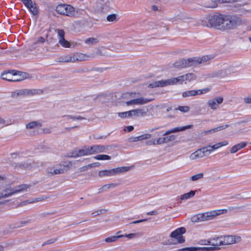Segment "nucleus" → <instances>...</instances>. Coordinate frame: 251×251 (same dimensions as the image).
<instances>
[{
    "label": "nucleus",
    "mask_w": 251,
    "mask_h": 251,
    "mask_svg": "<svg viewBox=\"0 0 251 251\" xmlns=\"http://www.w3.org/2000/svg\"><path fill=\"white\" fill-rule=\"evenodd\" d=\"M196 75L192 73H189L185 75L178 76L176 77H173L166 80L156 81L149 84V87L154 88L158 87H164L170 85H175L177 84L185 83L187 82L195 80Z\"/></svg>",
    "instance_id": "f257e3e1"
},
{
    "label": "nucleus",
    "mask_w": 251,
    "mask_h": 251,
    "mask_svg": "<svg viewBox=\"0 0 251 251\" xmlns=\"http://www.w3.org/2000/svg\"><path fill=\"white\" fill-rule=\"evenodd\" d=\"M208 56L202 57H195L187 59H181L176 62L174 66L177 68H184L188 67H194L199 64L206 62L210 59Z\"/></svg>",
    "instance_id": "f03ea898"
},
{
    "label": "nucleus",
    "mask_w": 251,
    "mask_h": 251,
    "mask_svg": "<svg viewBox=\"0 0 251 251\" xmlns=\"http://www.w3.org/2000/svg\"><path fill=\"white\" fill-rule=\"evenodd\" d=\"M152 100H153L152 99H148L143 97H137L135 93H132L125 94L122 102L127 106H130L144 105Z\"/></svg>",
    "instance_id": "7ed1b4c3"
},
{
    "label": "nucleus",
    "mask_w": 251,
    "mask_h": 251,
    "mask_svg": "<svg viewBox=\"0 0 251 251\" xmlns=\"http://www.w3.org/2000/svg\"><path fill=\"white\" fill-rule=\"evenodd\" d=\"M242 24V20L239 16L236 15H225L223 30L236 29Z\"/></svg>",
    "instance_id": "20e7f679"
},
{
    "label": "nucleus",
    "mask_w": 251,
    "mask_h": 251,
    "mask_svg": "<svg viewBox=\"0 0 251 251\" xmlns=\"http://www.w3.org/2000/svg\"><path fill=\"white\" fill-rule=\"evenodd\" d=\"M29 187V185L24 184L14 188L5 189L0 192V199L6 198L12 195L26 190Z\"/></svg>",
    "instance_id": "39448f33"
},
{
    "label": "nucleus",
    "mask_w": 251,
    "mask_h": 251,
    "mask_svg": "<svg viewBox=\"0 0 251 251\" xmlns=\"http://www.w3.org/2000/svg\"><path fill=\"white\" fill-rule=\"evenodd\" d=\"M56 12L60 14L69 17H75L76 11L74 7L69 4H59L56 8Z\"/></svg>",
    "instance_id": "423d86ee"
},
{
    "label": "nucleus",
    "mask_w": 251,
    "mask_h": 251,
    "mask_svg": "<svg viewBox=\"0 0 251 251\" xmlns=\"http://www.w3.org/2000/svg\"><path fill=\"white\" fill-rule=\"evenodd\" d=\"M225 15L215 14L209 17V24L213 27L223 30Z\"/></svg>",
    "instance_id": "0eeeda50"
},
{
    "label": "nucleus",
    "mask_w": 251,
    "mask_h": 251,
    "mask_svg": "<svg viewBox=\"0 0 251 251\" xmlns=\"http://www.w3.org/2000/svg\"><path fill=\"white\" fill-rule=\"evenodd\" d=\"M213 151H212L210 148L208 147V145L206 147L202 148L201 149H199L194 152L192 153L189 156V158L192 160H195L198 158H202L205 156H207Z\"/></svg>",
    "instance_id": "6e6552de"
},
{
    "label": "nucleus",
    "mask_w": 251,
    "mask_h": 251,
    "mask_svg": "<svg viewBox=\"0 0 251 251\" xmlns=\"http://www.w3.org/2000/svg\"><path fill=\"white\" fill-rule=\"evenodd\" d=\"M39 90L35 89H20L16 90L11 94V97L17 99L21 97L29 95H34L38 94Z\"/></svg>",
    "instance_id": "1a4fd4ad"
},
{
    "label": "nucleus",
    "mask_w": 251,
    "mask_h": 251,
    "mask_svg": "<svg viewBox=\"0 0 251 251\" xmlns=\"http://www.w3.org/2000/svg\"><path fill=\"white\" fill-rule=\"evenodd\" d=\"M185 232L186 229L184 227H179L173 231L170 234V237L176 240V243H183L185 242V239L182 235Z\"/></svg>",
    "instance_id": "9d476101"
},
{
    "label": "nucleus",
    "mask_w": 251,
    "mask_h": 251,
    "mask_svg": "<svg viewBox=\"0 0 251 251\" xmlns=\"http://www.w3.org/2000/svg\"><path fill=\"white\" fill-rule=\"evenodd\" d=\"M209 245L210 247H202L203 251H217L220 249L219 246H222L221 236L215 237L209 239Z\"/></svg>",
    "instance_id": "9b49d317"
},
{
    "label": "nucleus",
    "mask_w": 251,
    "mask_h": 251,
    "mask_svg": "<svg viewBox=\"0 0 251 251\" xmlns=\"http://www.w3.org/2000/svg\"><path fill=\"white\" fill-rule=\"evenodd\" d=\"M220 236L222 245H229L238 243L241 240V237L237 235H223Z\"/></svg>",
    "instance_id": "f8f14e48"
},
{
    "label": "nucleus",
    "mask_w": 251,
    "mask_h": 251,
    "mask_svg": "<svg viewBox=\"0 0 251 251\" xmlns=\"http://www.w3.org/2000/svg\"><path fill=\"white\" fill-rule=\"evenodd\" d=\"M227 210L226 209H218L212 210L209 212L203 213L204 221L211 220L217 216L225 214L227 213Z\"/></svg>",
    "instance_id": "ddd939ff"
},
{
    "label": "nucleus",
    "mask_w": 251,
    "mask_h": 251,
    "mask_svg": "<svg viewBox=\"0 0 251 251\" xmlns=\"http://www.w3.org/2000/svg\"><path fill=\"white\" fill-rule=\"evenodd\" d=\"M57 33L58 43L63 48H70L71 47L70 43L65 39V32L62 29H57L55 30Z\"/></svg>",
    "instance_id": "4468645a"
},
{
    "label": "nucleus",
    "mask_w": 251,
    "mask_h": 251,
    "mask_svg": "<svg viewBox=\"0 0 251 251\" xmlns=\"http://www.w3.org/2000/svg\"><path fill=\"white\" fill-rule=\"evenodd\" d=\"M224 100L222 97H218L213 99L208 100L207 102V106L212 110H217Z\"/></svg>",
    "instance_id": "2eb2a0df"
},
{
    "label": "nucleus",
    "mask_w": 251,
    "mask_h": 251,
    "mask_svg": "<svg viewBox=\"0 0 251 251\" xmlns=\"http://www.w3.org/2000/svg\"><path fill=\"white\" fill-rule=\"evenodd\" d=\"M209 91L208 88H205L202 90H193L186 91L182 93V96L183 98H186L188 97H193L197 95H200L205 93L208 92Z\"/></svg>",
    "instance_id": "dca6fc26"
},
{
    "label": "nucleus",
    "mask_w": 251,
    "mask_h": 251,
    "mask_svg": "<svg viewBox=\"0 0 251 251\" xmlns=\"http://www.w3.org/2000/svg\"><path fill=\"white\" fill-rule=\"evenodd\" d=\"M148 110L144 108L129 110L130 118L144 117L147 115Z\"/></svg>",
    "instance_id": "f3484780"
},
{
    "label": "nucleus",
    "mask_w": 251,
    "mask_h": 251,
    "mask_svg": "<svg viewBox=\"0 0 251 251\" xmlns=\"http://www.w3.org/2000/svg\"><path fill=\"white\" fill-rule=\"evenodd\" d=\"M249 4L248 1L243 2L240 5L237 12L240 13L241 14L251 15V6H247Z\"/></svg>",
    "instance_id": "a211bd4d"
},
{
    "label": "nucleus",
    "mask_w": 251,
    "mask_h": 251,
    "mask_svg": "<svg viewBox=\"0 0 251 251\" xmlns=\"http://www.w3.org/2000/svg\"><path fill=\"white\" fill-rule=\"evenodd\" d=\"M23 1L24 4L29 9L31 13L33 15H37L38 13V10L36 7V3L32 1L31 0H25Z\"/></svg>",
    "instance_id": "6ab92c4d"
},
{
    "label": "nucleus",
    "mask_w": 251,
    "mask_h": 251,
    "mask_svg": "<svg viewBox=\"0 0 251 251\" xmlns=\"http://www.w3.org/2000/svg\"><path fill=\"white\" fill-rule=\"evenodd\" d=\"M14 81H20L30 77V75L26 73L14 70Z\"/></svg>",
    "instance_id": "aec40b11"
},
{
    "label": "nucleus",
    "mask_w": 251,
    "mask_h": 251,
    "mask_svg": "<svg viewBox=\"0 0 251 251\" xmlns=\"http://www.w3.org/2000/svg\"><path fill=\"white\" fill-rule=\"evenodd\" d=\"M192 126H193V125H187V126H181V127H175L171 129L167 130L163 134V135L166 136V135H168L173 133L182 131H183L187 129H190V128H192Z\"/></svg>",
    "instance_id": "412c9836"
},
{
    "label": "nucleus",
    "mask_w": 251,
    "mask_h": 251,
    "mask_svg": "<svg viewBox=\"0 0 251 251\" xmlns=\"http://www.w3.org/2000/svg\"><path fill=\"white\" fill-rule=\"evenodd\" d=\"M47 173L49 175H54L63 174L67 171V170L64 168H56L54 167H50L47 169Z\"/></svg>",
    "instance_id": "4be33fe9"
},
{
    "label": "nucleus",
    "mask_w": 251,
    "mask_h": 251,
    "mask_svg": "<svg viewBox=\"0 0 251 251\" xmlns=\"http://www.w3.org/2000/svg\"><path fill=\"white\" fill-rule=\"evenodd\" d=\"M165 137H160L156 139H152L151 140L147 142L146 144L149 145H160L166 143Z\"/></svg>",
    "instance_id": "5701e85b"
},
{
    "label": "nucleus",
    "mask_w": 251,
    "mask_h": 251,
    "mask_svg": "<svg viewBox=\"0 0 251 251\" xmlns=\"http://www.w3.org/2000/svg\"><path fill=\"white\" fill-rule=\"evenodd\" d=\"M89 149L90 155L102 152L105 150V147L101 145H94L92 147H89Z\"/></svg>",
    "instance_id": "b1692460"
},
{
    "label": "nucleus",
    "mask_w": 251,
    "mask_h": 251,
    "mask_svg": "<svg viewBox=\"0 0 251 251\" xmlns=\"http://www.w3.org/2000/svg\"><path fill=\"white\" fill-rule=\"evenodd\" d=\"M72 62L84 61L86 60L88 57L86 54L82 53H75L72 54Z\"/></svg>",
    "instance_id": "393cba45"
},
{
    "label": "nucleus",
    "mask_w": 251,
    "mask_h": 251,
    "mask_svg": "<svg viewBox=\"0 0 251 251\" xmlns=\"http://www.w3.org/2000/svg\"><path fill=\"white\" fill-rule=\"evenodd\" d=\"M14 70L8 71L3 73L1 75V77L3 79L9 81H14Z\"/></svg>",
    "instance_id": "a878e982"
},
{
    "label": "nucleus",
    "mask_w": 251,
    "mask_h": 251,
    "mask_svg": "<svg viewBox=\"0 0 251 251\" xmlns=\"http://www.w3.org/2000/svg\"><path fill=\"white\" fill-rule=\"evenodd\" d=\"M131 167L124 166L112 169L113 176L124 173L128 171Z\"/></svg>",
    "instance_id": "bb28decb"
},
{
    "label": "nucleus",
    "mask_w": 251,
    "mask_h": 251,
    "mask_svg": "<svg viewBox=\"0 0 251 251\" xmlns=\"http://www.w3.org/2000/svg\"><path fill=\"white\" fill-rule=\"evenodd\" d=\"M246 146V143L244 142H241L238 144H236L233 146L230 150V152L231 153H235L237 152L240 150L245 148Z\"/></svg>",
    "instance_id": "cd10ccee"
},
{
    "label": "nucleus",
    "mask_w": 251,
    "mask_h": 251,
    "mask_svg": "<svg viewBox=\"0 0 251 251\" xmlns=\"http://www.w3.org/2000/svg\"><path fill=\"white\" fill-rule=\"evenodd\" d=\"M42 125L40 121H32L27 124L25 126L26 128L27 129H31L37 127H40Z\"/></svg>",
    "instance_id": "c85d7f7f"
},
{
    "label": "nucleus",
    "mask_w": 251,
    "mask_h": 251,
    "mask_svg": "<svg viewBox=\"0 0 251 251\" xmlns=\"http://www.w3.org/2000/svg\"><path fill=\"white\" fill-rule=\"evenodd\" d=\"M88 155H90L89 147H85L79 150L76 153V155H74V157L82 156Z\"/></svg>",
    "instance_id": "c756f323"
},
{
    "label": "nucleus",
    "mask_w": 251,
    "mask_h": 251,
    "mask_svg": "<svg viewBox=\"0 0 251 251\" xmlns=\"http://www.w3.org/2000/svg\"><path fill=\"white\" fill-rule=\"evenodd\" d=\"M99 39L98 38L90 37L85 40L84 43L85 44L89 46H92L98 44Z\"/></svg>",
    "instance_id": "7c9ffc66"
},
{
    "label": "nucleus",
    "mask_w": 251,
    "mask_h": 251,
    "mask_svg": "<svg viewBox=\"0 0 251 251\" xmlns=\"http://www.w3.org/2000/svg\"><path fill=\"white\" fill-rule=\"evenodd\" d=\"M106 20L110 23H116L119 20V17L118 14L112 13L107 16Z\"/></svg>",
    "instance_id": "2f4dec72"
},
{
    "label": "nucleus",
    "mask_w": 251,
    "mask_h": 251,
    "mask_svg": "<svg viewBox=\"0 0 251 251\" xmlns=\"http://www.w3.org/2000/svg\"><path fill=\"white\" fill-rule=\"evenodd\" d=\"M191 220L193 223H198L204 221L203 215L202 213H199L193 216Z\"/></svg>",
    "instance_id": "473e14b6"
},
{
    "label": "nucleus",
    "mask_w": 251,
    "mask_h": 251,
    "mask_svg": "<svg viewBox=\"0 0 251 251\" xmlns=\"http://www.w3.org/2000/svg\"><path fill=\"white\" fill-rule=\"evenodd\" d=\"M195 195V191H191L188 193H185L179 197V200L185 201L193 197Z\"/></svg>",
    "instance_id": "72a5a7b5"
},
{
    "label": "nucleus",
    "mask_w": 251,
    "mask_h": 251,
    "mask_svg": "<svg viewBox=\"0 0 251 251\" xmlns=\"http://www.w3.org/2000/svg\"><path fill=\"white\" fill-rule=\"evenodd\" d=\"M98 176L100 177L113 176L112 169L100 171L98 173Z\"/></svg>",
    "instance_id": "f704fd0d"
},
{
    "label": "nucleus",
    "mask_w": 251,
    "mask_h": 251,
    "mask_svg": "<svg viewBox=\"0 0 251 251\" xmlns=\"http://www.w3.org/2000/svg\"><path fill=\"white\" fill-rule=\"evenodd\" d=\"M72 54H71V55L63 56L59 58L58 60L57 61L58 62H63V63L72 62Z\"/></svg>",
    "instance_id": "c9c22d12"
},
{
    "label": "nucleus",
    "mask_w": 251,
    "mask_h": 251,
    "mask_svg": "<svg viewBox=\"0 0 251 251\" xmlns=\"http://www.w3.org/2000/svg\"><path fill=\"white\" fill-rule=\"evenodd\" d=\"M118 186L117 183H110L107 184L103 185L99 190V192H102L104 191H105L107 189H110L111 188H114Z\"/></svg>",
    "instance_id": "e433bc0d"
},
{
    "label": "nucleus",
    "mask_w": 251,
    "mask_h": 251,
    "mask_svg": "<svg viewBox=\"0 0 251 251\" xmlns=\"http://www.w3.org/2000/svg\"><path fill=\"white\" fill-rule=\"evenodd\" d=\"M123 237V235H119V236H112L110 237H108L106 238L104 240L105 242L106 243H113L116 242L118 239L120 238Z\"/></svg>",
    "instance_id": "4c0bfd02"
},
{
    "label": "nucleus",
    "mask_w": 251,
    "mask_h": 251,
    "mask_svg": "<svg viewBox=\"0 0 251 251\" xmlns=\"http://www.w3.org/2000/svg\"><path fill=\"white\" fill-rule=\"evenodd\" d=\"M180 251H203L202 247H187L181 249Z\"/></svg>",
    "instance_id": "58836bf2"
},
{
    "label": "nucleus",
    "mask_w": 251,
    "mask_h": 251,
    "mask_svg": "<svg viewBox=\"0 0 251 251\" xmlns=\"http://www.w3.org/2000/svg\"><path fill=\"white\" fill-rule=\"evenodd\" d=\"M94 158L99 160L111 159V156L106 154H99L94 157Z\"/></svg>",
    "instance_id": "ea45409f"
},
{
    "label": "nucleus",
    "mask_w": 251,
    "mask_h": 251,
    "mask_svg": "<svg viewBox=\"0 0 251 251\" xmlns=\"http://www.w3.org/2000/svg\"><path fill=\"white\" fill-rule=\"evenodd\" d=\"M106 48L105 47H100L97 49L96 54L98 55L103 56L106 54L105 50Z\"/></svg>",
    "instance_id": "a19ab883"
},
{
    "label": "nucleus",
    "mask_w": 251,
    "mask_h": 251,
    "mask_svg": "<svg viewBox=\"0 0 251 251\" xmlns=\"http://www.w3.org/2000/svg\"><path fill=\"white\" fill-rule=\"evenodd\" d=\"M118 116L119 118L121 119L130 118L129 111L119 112L118 113Z\"/></svg>",
    "instance_id": "79ce46f5"
},
{
    "label": "nucleus",
    "mask_w": 251,
    "mask_h": 251,
    "mask_svg": "<svg viewBox=\"0 0 251 251\" xmlns=\"http://www.w3.org/2000/svg\"><path fill=\"white\" fill-rule=\"evenodd\" d=\"M183 22L187 24L195 25V22H196V20L194 18L191 17L189 14H188L184 19Z\"/></svg>",
    "instance_id": "37998d69"
},
{
    "label": "nucleus",
    "mask_w": 251,
    "mask_h": 251,
    "mask_svg": "<svg viewBox=\"0 0 251 251\" xmlns=\"http://www.w3.org/2000/svg\"><path fill=\"white\" fill-rule=\"evenodd\" d=\"M175 110H179L182 113H187L189 111L190 107L189 106H178L177 108H175Z\"/></svg>",
    "instance_id": "c03bdc74"
},
{
    "label": "nucleus",
    "mask_w": 251,
    "mask_h": 251,
    "mask_svg": "<svg viewBox=\"0 0 251 251\" xmlns=\"http://www.w3.org/2000/svg\"><path fill=\"white\" fill-rule=\"evenodd\" d=\"M10 121L6 120L5 119L0 117V126H5L11 124Z\"/></svg>",
    "instance_id": "a18cd8bd"
},
{
    "label": "nucleus",
    "mask_w": 251,
    "mask_h": 251,
    "mask_svg": "<svg viewBox=\"0 0 251 251\" xmlns=\"http://www.w3.org/2000/svg\"><path fill=\"white\" fill-rule=\"evenodd\" d=\"M228 141L226 140H225V141L216 143L214 145L216 149L217 150H218L222 147L226 146L227 145H228Z\"/></svg>",
    "instance_id": "49530a36"
},
{
    "label": "nucleus",
    "mask_w": 251,
    "mask_h": 251,
    "mask_svg": "<svg viewBox=\"0 0 251 251\" xmlns=\"http://www.w3.org/2000/svg\"><path fill=\"white\" fill-rule=\"evenodd\" d=\"M203 177V173H199L198 174H196L195 175H194L191 176V180L193 181H195L196 180H198L202 178Z\"/></svg>",
    "instance_id": "de8ad7c7"
},
{
    "label": "nucleus",
    "mask_w": 251,
    "mask_h": 251,
    "mask_svg": "<svg viewBox=\"0 0 251 251\" xmlns=\"http://www.w3.org/2000/svg\"><path fill=\"white\" fill-rule=\"evenodd\" d=\"M227 126H228L227 125L219 126L215 128H212V131H213V133L220 131H221L222 130L226 129V127H227Z\"/></svg>",
    "instance_id": "09e8293b"
},
{
    "label": "nucleus",
    "mask_w": 251,
    "mask_h": 251,
    "mask_svg": "<svg viewBox=\"0 0 251 251\" xmlns=\"http://www.w3.org/2000/svg\"><path fill=\"white\" fill-rule=\"evenodd\" d=\"M99 10H100V12L102 13H107L109 11V7H108V5L103 4L100 6V9Z\"/></svg>",
    "instance_id": "8fccbe9b"
},
{
    "label": "nucleus",
    "mask_w": 251,
    "mask_h": 251,
    "mask_svg": "<svg viewBox=\"0 0 251 251\" xmlns=\"http://www.w3.org/2000/svg\"><path fill=\"white\" fill-rule=\"evenodd\" d=\"M187 15L188 14L186 12H180L177 15V17L178 19L183 21Z\"/></svg>",
    "instance_id": "3c124183"
},
{
    "label": "nucleus",
    "mask_w": 251,
    "mask_h": 251,
    "mask_svg": "<svg viewBox=\"0 0 251 251\" xmlns=\"http://www.w3.org/2000/svg\"><path fill=\"white\" fill-rule=\"evenodd\" d=\"M129 141L131 142H136L139 141L143 140L142 139L141 136H139L137 137H132L129 138Z\"/></svg>",
    "instance_id": "603ef678"
},
{
    "label": "nucleus",
    "mask_w": 251,
    "mask_h": 251,
    "mask_svg": "<svg viewBox=\"0 0 251 251\" xmlns=\"http://www.w3.org/2000/svg\"><path fill=\"white\" fill-rule=\"evenodd\" d=\"M106 210L105 209H100V210H98L97 211H94L92 213V215L95 217V216H97V215H99L104 212H106Z\"/></svg>",
    "instance_id": "864d4df0"
},
{
    "label": "nucleus",
    "mask_w": 251,
    "mask_h": 251,
    "mask_svg": "<svg viewBox=\"0 0 251 251\" xmlns=\"http://www.w3.org/2000/svg\"><path fill=\"white\" fill-rule=\"evenodd\" d=\"M100 166V163L99 162H96L92 164H88L86 166V168H95V167H98Z\"/></svg>",
    "instance_id": "5fc2aeb1"
},
{
    "label": "nucleus",
    "mask_w": 251,
    "mask_h": 251,
    "mask_svg": "<svg viewBox=\"0 0 251 251\" xmlns=\"http://www.w3.org/2000/svg\"><path fill=\"white\" fill-rule=\"evenodd\" d=\"M218 2H220L219 0H212V3L208 5L207 7L210 8H215L217 6Z\"/></svg>",
    "instance_id": "6e6d98bb"
},
{
    "label": "nucleus",
    "mask_w": 251,
    "mask_h": 251,
    "mask_svg": "<svg viewBox=\"0 0 251 251\" xmlns=\"http://www.w3.org/2000/svg\"><path fill=\"white\" fill-rule=\"evenodd\" d=\"M218 2H220L219 0H212V3L208 5L207 7L210 8H215L217 6Z\"/></svg>",
    "instance_id": "4d7b16f0"
},
{
    "label": "nucleus",
    "mask_w": 251,
    "mask_h": 251,
    "mask_svg": "<svg viewBox=\"0 0 251 251\" xmlns=\"http://www.w3.org/2000/svg\"><path fill=\"white\" fill-rule=\"evenodd\" d=\"M43 200H44L43 198H38V199H34V200H32L31 201H30V200L26 201L24 202V203H33V202H34L41 201Z\"/></svg>",
    "instance_id": "13d9d810"
},
{
    "label": "nucleus",
    "mask_w": 251,
    "mask_h": 251,
    "mask_svg": "<svg viewBox=\"0 0 251 251\" xmlns=\"http://www.w3.org/2000/svg\"><path fill=\"white\" fill-rule=\"evenodd\" d=\"M198 244L201 245H209V239L201 240L198 242Z\"/></svg>",
    "instance_id": "bf43d9fd"
},
{
    "label": "nucleus",
    "mask_w": 251,
    "mask_h": 251,
    "mask_svg": "<svg viewBox=\"0 0 251 251\" xmlns=\"http://www.w3.org/2000/svg\"><path fill=\"white\" fill-rule=\"evenodd\" d=\"M43 132L45 134L50 133L52 132V127L49 126L43 129Z\"/></svg>",
    "instance_id": "052dcab7"
},
{
    "label": "nucleus",
    "mask_w": 251,
    "mask_h": 251,
    "mask_svg": "<svg viewBox=\"0 0 251 251\" xmlns=\"http://www.w3.org/2000/svg\"><path fill=\"white\" fill-rule=\"evenodd\" d=\"M228 75V74L226 73L225 71H220L218 73L217 76H220L221 77H225Z\"/></svg>",
    "instance_id": "680f3d73"
},
{
    "label": "nucleus",
    "mask_w": 251,
    "mask_h": 251,
    "mask_svg": "<svg viewBox=\"0 0 251 251\" xmlns=\"http://www.w3.org/2000/svg\"><path fill=\"white\" fill-rule=\"evenodd\" d=\"M244 102L246 104L251 103V95L245 97L243 99Z\"/></svg>",
    "instance_id": "e2e57ef3"
},
{
    "label": "nucleus",
    "mask_w": 251,
    "mask_h": 251,
    "mask_svg": "<svg viewBox=\"0 0 251 251\" xmlns=\"http://www.w3.org/2000/svg\"><path fill=\"white\" fill-rule=\"evenodd\" d=\"M72 166V164L71 162H65V164L63 165V167L61 168H64L65 169L67 170V171Z\"/></svg>",
    "instance_id": "0e129e2a"
},
{
    "label": "nucleus",
    "mask_w": 251,
    "mask_h": 251,
    "mask_svg": "<svg viewBox=\"0 0 251 251\" xmlns=\"http://www.w3.org/2000/svg\"><path fill=\"white\" fill-rule=\"evenodd\" d=\"M143 140L149 139L151 138V134L149 133H146L141 135Z\"/></svg>",
    "instance_id": "69168bd1"
},
{
    "label": "nucleus",
    "mask_w": 251,
    "mask_h": 251,
    "mask_svg": "<svg viewBox=\"0 0 251 251\" xmlns=\"http://www.w3.org/2000/svg\"><path fill=\"white\" fill-rule=\"evenodd\" d=\"M165 139H166V143L170 142V141H173L176 138V137L175 135H170V136H165Z\"/></svg>",
    "instance_id": "338daca9"
},
{
    "label": "nucleus",
    "mask_w": 251,
    "mask_h": 251,
    "mask_svg": "<svg viewBox=\"0 0 251 251\" xmlns=\"http://www.w3.org/2000/svg\"><path fill=\"white\" fill-rule=\"evenodd\" d=\"M137 234L136 233H130L128 234L122 235L124 237H127L129 239H132L136 237Z\"/></svg>",
    "instance_id": "774afa93"
}]
</instances>
